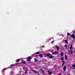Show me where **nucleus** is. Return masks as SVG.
<instances>
[{"mask_svg":"<svg viewBox=\"0 0 75 75\" xmlns=\"http://www.w3.org/2000/svg\"><path fill=\"white\" fill-rule=\"evenodd\" d=\"M39 56L40 57H43V55L41 54H39Z\"/></svg>","mask_w":75,"mask_h":75,"instance_id":"nucleus-17","label":"nucleus"},{"mask_svg":"<svg viewBox=\"0 0 75 75\" xmlns=\"http://www.w3.org/2000/svg\"><path fill=\"white\" fill-rule=\"evenodd\" d=\"M61 57H63V55H64V53L62 52L61 54Z\"/></svg>","mask_w":75,"mask_h":75,"instance_id":"nucleus-13","label":"nucleus"},{"mask_svg":"<svg viewBox=\"0 0 75 75\" xmlns=\"http://www.w3.org/2000/svg\"><path fill=\"white\" fill-rule=\"evenodd\" d=\"M71 38H74V39H75V36H70Z\"/></svg>","mask_w":75,"mask_h":75,"instance_id":"nucleus-12","label":"nucleus"},{"mask_svg":"<svg viewBox=\"0 0 75 75\" xmlns=\"http://www.w3.org/2000/svg\"><path fill=\"white\" fill-rule=\"evenodd\" d=\"M27 59H28V61H30V60H31V57H27Z\"/></svg>","mask_w":75,"mask_h":75,"instance_id":"nucleus-3","label":"nucleus"},{"mask_svg":"<svg viewBox=\"0 0 75 75\" xmlns=\"http://www.w3.org/2000/svg\"><path fill=\"white\" fill-rule=\"evenodd\" d=\"M22 61V62L23 64H25V62H23V60H21Z\"/></svg>","mask_w":75,"mask_h":75,"instance_id":"nucleus-19","label":"nucleus"},{"mask_svg":"<svg viewBox=\"0 0 75 75\" xmlns=\"http://www.w3.org/2000/svg\"><path fill=\"white\" fill-rule=\"evenodd\" d=\"M39 71H42V72H43V70H42L40 69Z\"/></svg>","mask_w":75,"mask_h":75,"instance_id":"nucleus-25","label":"nucleus"},{"mask_svg":"<svg viewBox=\"0 0 75 75\" xmlns=\"http://www.w3.org/2000/svg\"><path fill=\"white\" fill-rule=\"evenodd\" d=\"M56 47L57 49V50L58 51V50H59V48L58 47V46H56Z\"/></svg>","mask_w":75,"mask_h":75,"instance_id":"nucleus-14","label":"nucleus"},{"mask_svg":"<svg viewBox=\"0 0 75 75\" xmlns=\"http://www.w3.org/2000/svg\"><path fill=\"white\" fill-rule=\"evenodd\" d=\"M59 75H62V74H59Z\"/></svg>","mask_w":75,"mask_h":75,"instance_id":"nucleus-30","label":"nucleus"},{"mask_svg":"<svg viewBox=\"0 0 75 75\" xmlns=\"http://www.w3.org/2000/svg\"><path fill=\"white\" fill-rule=\"evenodd\" d=\"M34 72L35 73H36V74H37V73H38V72L37 71H35Z\"/></svg>","mask_w":75,"mask_h":75,"instance_id":"nucleus-27","label":"nucleus"},{"mask_svg":"<svg viewBox=\"0 0 75 75\" xmlns=\"http://www.w3.org/2000/svg\"><path fill=\"white\" fill-rule=\"evenodd\" d=\"M25 74H27V71H25Z\"/></svg>","mask_w":75,"mask_h":75,"instance_id":"nucleus-26","label":"nucleus"},{"mask_svg":"<svg viewBox=\"0 0 75 75\" xmlns=\"http://www.w3.org/2000/svg\"><path fill=\"white\" fill-rule=\"evenodd\" d=\"M65 47H67V45H65Z\"/></svg>","mask_w":75,"mask_h":75,"instance_id":"nucleus-24","label":"nucleus"},{"mask_svg":"<svg viewBox=\"0 0 75 75\" xmlns=\"http://www.w3.org/2000/svg\"><path fill=\"white\" fill-rule=\"evenodd\" d=\"M70 50H72V45L71 44V46L70 47Z\"/></svg>","mask_w":75,"mask_h":75,"instance_id":"nucleus-8","label":"nucleus"},{"mask_svg":"<svg viewBox=\"0 0 75 75\" xmlns=\"http://www.w3.org/2000/svg\"><path fill=\"white\" fill-rule=\"evenodd\" d=\"M53 38V40H54V38H53V37H52V38Z\"/></svg>","mask_w":75,"mask_h":75,"instance_id":"nucleus-31","label":"nucleus"},{"mask_svg":"<svg viewBox=\"0 0 75 75\" xmlns=\"http://www.w3.org/2000/svg\"><path fill=\"white\" fill-rule=\"evenodd\" d=\"M67 34L68 35H71V34H70L69 33H67Z\"/></svg>","mask_w":75,"mask_h":75,"instance_id":"nucleus-22","label":"nucleus"},{"mask_svg":"<svg viewBox=\"0 0 75 75\" xmlns=\"http://www.w3.org/2000/svg\"><path fill=\"white\" fill-rule=\"evenodd\" d=\"M42 48L43 47L44 48V45H43L42 46Z\"/></svg>","mask_w":75,"mask_h":75,"instance_id":"nucleus-28","label":"nucleus"},{"mask_svg":"<svg viewBox=\"0 0 75 75\" xmlns=\"http://www.w3.org/2000/svg\"><path fill=\"white\" fill-rule=\"evenodd\" d=\"M49 56H50V54H48L46 55V57H49Z\"/></svg>","mask_w":75,"mask_h":75,"instance_id":"nucleus-18","label":"nucleus"},{"mask_svg":"<svg viewBox=\"0 0 75 75\" xmlns=\"http://www.w3.org/2000/svg\"><path fill=\"white\" fill-rule=\"evenodd\" d=\"M66 68H67V67H66V66H65L64 67V68H63V70L64 71H66Z\"/></svg>","mask_w":75,"mask_h":75,"instance_id":"nucleus-7","label":"nucleus"},{"mask_svg":"<svg viewBox=\"0 0 75 75\" xmlns=\"http://www.w3.org/2000/svg\"><path fill=\"white\" fill-rule=\"evenodd\" d=\"M15 65V64H11V65L9 67H7V68H6V69H5V70H6V69H8V68H10V67H14V66Z\"/></svg>","mask_w":75,"mask_h":75,"instance_id":"nucleus-2","label":"nucleus"},{"mask_svg":"<svg viewBox=\"0 0 75 75\" xmlns=\"http://www.w3.org/2000/svg\"><path fill=\"white\" fill-rule=\"evenodd\" d=\"M35 61L36 62L37 61V60H36V59H35Z\"/></svg>","mask_w":75,"mask_h":75,"instance_id":"nucleus-29","label":"nucleus"},{"mask_svg":"<svg viewBox=\"0 0 75 75\" xmlns=\"http://www.w3.org/2000/svg\"><path fill=\"white\" fill-rule=\"evenodd\" d=\"M72 67L74 69H75V64H73L72 65Z\"/></svg>","mask_w":75,"mask_h":75,"instance_id":"nucleus-6","label":"nucleus"},{"mask_svg":"<svg viewBox=\"0 0 75 75\" xmlns=\"http://www.w3.org/2000/svg\"><path fill=\"white\" fill-rule=\"evenodd\" d=\"M39 54V52H36L35 53V54Z\"/></svg>","mask_w":75,"mask_h":75,"instance_id":"nucleus-20","label":"nucleus"},{"mask_svg":"<svg viewBox=\"0 0 75 75\" xmlns=\"http://www.w3.org/2000/svg\"><path fill=\"white\" fill-rule=\"evenodd\" d=\"M65 58H66V59H68V57L66 54L65 55Z\"/></svg>","mask_w":75,"mask_h":75,"instance_id":"nucleus-11","label":"nucleus"},{"mask_svg":"<svg viewBox=\"0 0 75 75\" xmlns=\"http://www.w3.org/2000/svg\"><path fill=\"white\" fill-rule=\"evenodd\" d=\"M74 33H73L72 35H71L70 37H72V36H74Z\"/></svg>","mask_w":75,"mask_h":75,"instance_id":"nucleus-21","label":"nucleus"},{"mask_svg":"<svg viewBox=\"0 0 75 75\" xmlns=\"http://www.w3.org/2000/svg\"><path fill=\"white\" fill-rule=\"evenodd\" d=\"M56 47L57 49V50L58 51V50H59V48L58 47V46H56Z\"/></svg>","mask_w":75,"mask_h":75,"instance_id":"nucleus-15","label":"nucleus"},{"mask_svg":"<svg viewBox=\"0 0 75 75\" xmlns=\"http://www.w3.org/2000/svg\"><path fill=\"white\" fill-rule=\"evenodd\" d=\"M52 44H53V41H52Z\"/></svg>","mask_w":75,"mask_h":75,"instance_id":"nucleus-32","label":"nucleus"},{"mask_svg":"<svg viewBox=\"0 0 75 75\" xmlns=\"http://www.w3.org/2000/svg\"><path fill=\"white\" fill-rule=\"evenodd\" d=\"M72 50H69L68 52L70 54H73V52H72Z\"/></svg>","mask_w":75,"mask_h":75,"instance_id":"nucleus-5","label":"nucleus"},{"mask_svg":"<svg viewBox=\"0 0 75 75\" xmlns=\"http://www.w3.org/2000/svg\"><path fill=\"white\" fill-rule=\"evenodd\" d=\"M61 60L63 61V63L62 64V67H63L64 65V64H65V62L64 61V58L63 57H62V59H61Z\"/></svg>","mask_w":75,"mask_h":75,"instance_id":"nucleus-1","label":"nucleus"},{"mask_svg":"<svg viewBox=\"0 0 75 75\" xmlns=\"http://www.w3.org/2000/svg\"><path fill=\"white\" fill-rule=\"evenodd\" d=\"M48 73L50 75H51L52 74V73L51 72H50V71H48Z\"/></svg>","mask_w":75,"mask_h":75,"instance_id":"nucleus-9","label":"nucleus"},{"mask_svg":"<svg viewBox=\"0 0 75 75\" xmlns=\"http://www.w3.org/2000/svg\"><path fill=\"white\" fill-rule=\"evenodd\" d=\"M65 42L66 43H67V44H68V42L67 41V40H65Z\"/></svg>","mask_w":75,"mask_h":75,"instance_id":"nucleus-23","label":"nucleus"},{"mask_svg":"<svg viewBox=\"0 0 75 75\" xmlns=\"http://www.w3.org/2000/svg\"><path fill=\"white\" fill-rule=\"evenodd\" d=\"M58 53V52H52V55H54V54H57Z\"/></svg>","mask_w":75,"mask_h":75,"instance_id":"nucleus-4","label":"nucleus"},{"mask_svg":"<svg viewBox=\"0 0 75 75\" xmlns=\"http://www.w3.org/2000/svg\"><path fill=\"white\" fill-rule=\"evenodd\" d=\"M20 61V59H17L16 60V62H19Z\"/></svg>","mask_w":75,"mask_h":75,"instance_id":"nucleus-16","label":"nucleus"},{"mask_svg":"<svg viewBox=\"0 0 75 75\" xmlns=\"http://www.w3.org/2000/svg\"><path fill=\"white\" fill-rule=\"evenodd\" d=\"M54 57V56H51L49 58H50V59H51L52 58V57Z\"/></svg>","mask_w":75,"mask_h":75,"instance_id":"nucleus-10","label":"nucleus"}]
</instances>
